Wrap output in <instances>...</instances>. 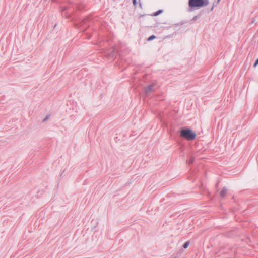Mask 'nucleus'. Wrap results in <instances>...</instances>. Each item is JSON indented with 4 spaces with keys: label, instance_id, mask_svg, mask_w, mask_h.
<instances>
[{
    "label": "nucleus",
    "instance_id": "f257e3e1",
    "mask_svg": "<svg viewBox=\"0 0 258 258\" xmlns=\"http://www.w3.org/2000/svg\"><path fill=\"white\" fill-rule=\"evenodd\" d=\"M196 134L190 129H181L180 131V136L187 140H192L196 138Z\"/></svg>",
    "mask_w": 258,
    "mask_h": 258
},
{
    "label": "nucleus",
    "instance_id": "f03ea898",
    "mask_svg": "<svg viewBox=\"0 0 258 258\" xmlns=\"http://www.w3.org/2000/svg\"><path fill=\"white\" fill-rule=\"evenodd\" d=\"M189 6L190 8L202 7L204 6H207L209 4L208 0H189Z\"/></svg>",
    "mask_w": 258,
    "mask_h": 258
},
{
    "label": "nucleus",
    "instance_id": "7ed1b4c3",
    "mask_svg": "<svg viewBox=\"0 0 258 258\" xmlns=\"http://www.w3.org/2000/svg\"><path fill=\"white\" fill-rule=\"evenodd\" d=\"M154 85H153V84L149 85L147 86V87H146L144 88V91H145V93L147 95L149 93H150L152 91H154Z\"/></svg>",
    "mask_w": 258,
    "mask_h": 258
},
{
    "label": "nucleus",
    "instance_id": "20e7f679",
    "mask_svg": "<svg viewBox=\"0 0 258 258\" xmlns=\"http://www.w3.org/2000/svg\"><path fill=\"white\" fill-rule=\"evenodd\" d=\"M227 189L225 188H224L222 189L220 192V196L222 197H224L227 192Z\"/></svg>",
    "mask_w": 258,
    "mask_h": 258
},
{
    "label": "nucleus",
    "instance_id": "39448f33",
    "mask_svg": "<svg viewBox=\"0 0 258 258\" xmlns=\"http://www.w3.org/2000/svg\"><path fill=\"white\" fill-rule=\"evenodd\" d=\"M107 54L111 56L112 57H114L116 55L115 49H113L111 52H108Z\"/></svg>",
    "mask_w": 258,
    "mask_h": 258
},
{
    "label": "nucleus",
    "instance_id": "423d86ee",
    "mask_svg": "<svg viewBox=\"0 0 258 258\" xmlns=\"http://www.w3.org/2000/svg\"><path fill=\"white\" fill-rule=\"evenodd\" d=\"M195 159L193 157H190L189 160L187 161L188 164H191L194 163Z\"/></svg>",
    "mask_w": 258,
    "mask_h": 258
},
{
    "label": "nucleus",
    "instance_id": "0eeeda50",
    "mask_svg": "<svg viewBox=\"0 0 258 258\" xmlns=\"http://www.w3.org/2000/svg\"><path fill=\"white\" fill-rule=\"evenodd\" d=\"M162 12H163V11L162 10H159L157 11V12H156L154 13V15L156 16L159 15L160 13H162Z\"/></svg>",
    "mask_w": 258,
    "mask_h": 258
},
{
    "label": "nucleus",
    "instance_id": "6e6552de",
    "mask_svg": "<svg viewBox=\"0 0 258 258\" xmlns=\"http://www.w3.org/2000/svg\"><path fill=\"white\" fill-rule=\"evenodd\" d=\"M189 241H187L183 245V247L184 248H186L188 247V246H189Z\"/></svg>",
    "mask_w": 258,
    "mask_h": 258
},
{
    "label": "nucleus",
    "instance_id": "1a4fd4ad",
    "mask_svg": "<svg viewBox=\"0 0 258 258\" xmlns=\"http://www.w3.org/2000/svg\"><path fill=\"white\" fill-rule=\"evenodd\" d=\"M155 35H151V36H150L149 37H148V38L147 39V40L148 41H151L152 40H153L155 38Z\"/></svg>",
    "mask_w": 258,
    "mask_h": 258
},
{
    "label": "nucleus",
    "instance_id": "9d476101",
    "mask_svg": "<svg viewBox=\"0 0 258 258\" xmlns=\"http://www.w3.org/2000/svg\"><path fill=\"white\" fill-rule=\"evenodd\" d=\"M199 17V16H198V15L197 16H195V17H194L192 18V19H191V21H196Z\"/></svg>",
    "mask_w": 258,
    "mask_h": 258
},
{
    "label": "nucleus",
    "instance_id": "9b49d317",
    "mask_svg": "<svg viewBox=\"0 0 258 258\" xmlns=\"http://www.w3.org/2000/svg\"><path fill=\"white\" fill-rule=\"evenodd\" d=\"M258 64V58L256 60L253 67H255Z\"/></svg>",
    "mask_w": 258,
    "mask_h": 258
},
{
    "label": "nucleus",
    "instance_id": "f8f14e48",
    "mask_svg": "<svg viewBox=\"0 0 258 258\" xmlns=\"http://www.w3.org/2000/svg\"><path fill=\"white\" fill-rule=\"evenodd\" d=\"M133 3L135 7L137 5V0H133Z\"/></svg>",
    "mask_w": 258,
    "mask_h": 258
},
{
    "label": "nucleus",
    "instance_id": "ddd939ff",
    "mask_svg": "<svg viewBox=\"0 0 258 258\" xmlns=\"http://www.w3.org/2000/svg\"><path fill=\"white\" fill-rule=\"evenodd\" d=\"M68 9L67 7H63L61 8V11H64Z\"/></svg>",
    "mask_w": 258,
    "mask_h": 258
},
{
    "label": "nucleus",
    "instance_id": "4468645a",
    "mask_svg": "<svg viewBox=\"0 0 258 258\" xmlns=\"http://www.w3.org/2000/svg\"><path fill=\"white\" fill-rule=\"evenodd\" d=\"M48 117H49V116H47L46 117V118L44 119V121H45L47 120L48 119Z\"/></svg>",
    "mask_w": 258,
    "mask_h": 258
},
{
    "label": "nucleus",
    "instance_id": "2eb2a0df",
    "mask_svg": "<svg viewBox=\"0 0 258 258\" xmlns=\"http://www.w3.org/2000/svg\"><path fill=\"white\" fill-rule=\"evenodd\" d=\"M220 0H218V2H219Z\"/></svg>",
    "mask_w": 258,
    "mask_h": 258
}]
</instances>
